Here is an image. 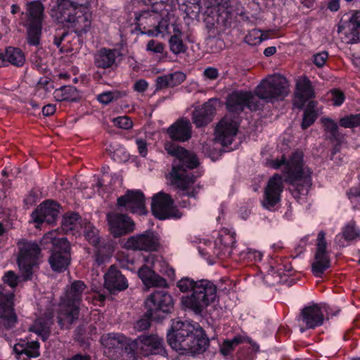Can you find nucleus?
<instances>
[{
	"label": "nucleus",
	"instance_id": "obj_15",
	"mask_svg": "<svg viewBox=\"0 0 360 360\" xmlns=\"http://www.w3.org/2000/svg\"><path fill=\"white\" fill-rule=\"evenodd\" d=\"M20 252L18 264L24 280H27L32 275V269L38 264L40 255L39 245L31 241H23L19 244Z\"/></svg>",
	"mask_w": 360,
	"mask_h": 360
},
{
	"label": "nucleus",
	"instance_id": "obj_53",
	"mask_svg": "<svg viewBox=\"0 0 360 360\" xmlns=\"http://www.w3.org/2000/svg\"><path fill=\"white\" fill-rule=\"evenodd\" d=\"M129 153L124 147L118 146L112 153V159L118 162H126L129 159Z\"/></svg>",
	"mask_w": 360,
	"mask_h": 360
},
{
	"label": "nucleus",
	"instance_id": "obj_1",
	"mask_svg": "<svg viewBox=\"0 0 360 360\" xmlns=\"http://www.w3.org/2000/svg\"><path fill=\"white\" fill-rule=\"evenodd\" d=\"M289 94V84L281 75H270L263 79L255 89V95L248 91H233L227 98L226 108L229 114L224 116L215 129V141L223 147L232 143L236 136L239 119L232 114H238L245 107L251 110L259 109V99L274 103L283 100Z\"/></svg>",
	"mask_w": 360,
	"mask_h": 360
},
{
	"label": "nucleus",
	"instance_id": "obj_50",
	"mask_svg": "<svg viewBox=\"0 0 360 360\" xmlns=\"http://www.w3.org/2000/svg\"><path fill=\"white\" fill-rule=\"evenodd\" d=\"M340 124L345 128H352L360 126V114L350 115L341 118Z\"/></svg>",
	"mask_w": 360,
	"mask_h": 360
},
{
	"label": "nucleus",
	"instance_id": "obj_59",
	"mask_svg": "<svg viewBox=\"0 0 360 360\" xmlns=\"http://www.w3.org/2000/svg\"><path fill=\"white\" fill-rule=\"evenodd\" d=\"M170 86L169 77L168 75L158 77L156 79V87L158 89H161Z\"/></svg>",
	"mask_w": 360,
	"mask_h": 360
},
{
	"label": "nucleus",
	"instance_id": "obj_37",
	"mask_svg": "<svg viewBox=\"0 0 360 360\" xmlns=\"http://www.w3.org/2000/svg\"><path fill=\"white\" fill-rule=\"evenodd\" d=\"M52 319L53 316L51 315L46 318H38L30 327V331L37 334L42 340H46L49 335Z\"/></svg>",
	"mask_w": 360,
	"mask_h": 360
},
{
	"label": "nucleus",
	"instance_id": "obj_56",
	"mask_svg": "<svg viewBox=\"0 0 360 360\" xmlns=\"http://www.w3.org/2000/svg\"><path fill=\"white\" fill-rule=\"evenodd\" d=\"M146 50L154 53H162L164 51V46L161 43L152 39L148 42Z\"/></svg>",
	"mask_w": 360,
	"mask_h": 360
},
{
	"label": "nucleus",
	"instance_id": "obj_61",
	"mask_svg": "<svg viewBox=\"0 0 360 360\" xmlns=\"http://www.w3.org/2000/svg\"><path fill=\"white\" fill-rule=\"evenodd\" d=\"M148 86V82L145 79H139L134 84V91L143 93L144 92Z\"/></svg>",
	"mask_w": 360,
	"mask_h": 360
},
{
	"label": "nucleus",
	"instance_id": "obj_62",
	"mask_svg": "<svg viewBox=\"0 0 360 360\" xmlns=\"http://www.w3.org/2000/svg\"><path fill=\"white\" fill-rule=\"evenodd\" d=\"M219 10L224 8L227 14H231L234 12V10L231 5L230 0H225L224 1L222 0L221 3L219 4Z\"/></svg>",
	"mask_w": 360,
	"mask_h": 360
},
{
	"label": "nucleus",
	"instance_id": "obj_19",
	"mask_svg": "<svg viewBox=\"0 0 360 360\" xmlns=\"http://www.w3.org/2000/svg\"><path fill=\"white\" fill-rule=\"evenodd\" d=\"M326 248V233L323 231H321L316 238V248L311 262V271L316 277H321L330 267V259Z\"/></svg>",
	"mask_w": 360,
	"mask_h": 360
},
{
	"label": "nucleus",
	"instance_id": "obj_63",
	"mask_svg": "<svg viewBox=\"0 0 360 360\" xmlns=\"http://www.w3.org/2000/svg\"><path fill=\"white\" fill-rule=\"evenodd\" d=\"M56 105L52 104H48L43 107L42 113L45 116H50L54 114L56 112Z\"/></svg>",
	"mask_w": 360,
	"mask_h": 360
},
{
	"label": "nucleus",
	"instance_id": "obj_13",
	"mask_svg": "<svg viewBox=\"0 0 360 360\" xmlns=\"http://www.w3.org/2000/svg\"><path fill=\"white\" fill-rule=\"evenodd\" d=\"M4 281L13 290L20 282V277L9 271L5 274ZM13 290H8L6 286L0 285V320L6 328L13 326L17 321L13 308Z\"/></svg>",
	"mask_w": 360,
	"mask_h": 360
},
{
	"label": "nucleus",
	"instance_id": "obj_55",
	"mask_svg": "<svg viewBox=\"0 0 360 360\" xmlns=\"http://www.w3.org/2000/svg\"><path fill=\"white\" fill-rule=\"evenodd\" d=\"M168 77H169L170 86H174L180 84L186 78V74L180 71L168 74Z\"/></svg>",
	"mask_w": 360,
	"mask_h": 360
},
{
	"label": "nucleus",
	"instance_id": "obj_49",
	"mask_svg": "<svg viewBox=\"0 0 360 360\" xmlns=\"http://www.w3.org/2000/svg\"><path fill=\"white\" fill-rule=\"evenodd\" d=\"M321 122L324 127L326 133L329 134L330 137L335 139L338 138V124L328 117H323Z\"/></svg>",
	"mask_w": 360,
	"mask_h": 360
},
{
	"label": "nucleus",
	"instance_id": "obj_45",
	"mask_svg": "<svg viewBox=\"0 0 360 360\" xmlns=\"http://www.w3.org/2000/svg\"><path fill=\"white\" fill-rule=\"evenodd\" d=\"M237 255H238L240 259H248L255 262L260 261L263 257V254L260 251L246 248L245 246L240 248Z\"/></svg>",
	"mask_w": 360,
	"mask_h": 360
},
{
	"label": "nucleus",
	"instance_id": "obj_21",
	"mask_svg": "<svg viewBox=\"0 0 360 360\" xmlns=\"http://www.w3.org/2000/svg\"><path fill=\"white\" fill-rule=\"evenodd\" d=\"M151 210L153 215L159 219H179L181 217V214L173 205L171 197L161 192L153 197Z\"/></svg>",
	"mask_w": 360,
	"mask_h": 360
},
{
	"label": "nucleus",
	"instance_id": "obj_34",
	"mask_svg": "<svg viewBox=\"0 0 360 360\" xmlns=\"http://www.w3.org/2000/svg\"><path fill=\"white\" fill-rule=\"evenodd\" d=\"M44 9V4L39 0L27 3L26 5L27 23L42 24Z\"/></svg>",
	"mask_w": 360,
	"mask_h": 360
},
{
	"label": "nucleus",
	"instance_id": "obj_20",
	"mask_svg": "<svg viewBox=\"0 0 360 360\" xmlns=\"http://www.w3.org/2000/svg\"><path fill=\"white\" fill-rule=\"evenodd\" d=\"M158 235L150 231L130 236L124 243V248L127 250L153 252L160 248Z\"/></svg>",
	"mask_w": 360,
	"mask_h": 360
},
{
	"label": "nucleus",
	"instance_id": "obj_51",
	"mask_svg": "<svg viewBox=\"0 0 360 360\" xmlns=\"http://www.w3.org/2000/svg\"><path fill=\"white\" fill-rule=\"evenodd\" d=\"M169 46L171 51L175 53H179L184 51L185 47L179 34H174L169 39Z\"/></svg>",
	"mask_w": 360,
	"mask_h": 360
},
{
	"label": "nucleus",
	"instance_id": "obj_36",
	"mask_svg": "<svg viewBox=\"0 0 360 360\" xmlns=\"http://www.w3.org/2000/svg\"><path fill=\"white\" fill-rule=\"evenodd\" d=\"M347 43H355L357 41L360 34V12L353 14L347 23L345 32Z\"/></svg>",
	"mask_w": 360,
	"mask_h": 360
},
{
	"label": "nucleus",
	"instance_id": "obj_30",
	"mask_svg": "<svg viewBox=\"0 0 360 360\" xmlns=\"http://www.w3.org/2000/svg\"><path fill=\"white\" fill-rule=\"evenodd\" d=\"M104 285L109 291L124 290L128 288L127 278L112 265L104 276Z\"/></svg>",
	"mask_w": 360,
	"mask_h": 360
},
{
	"label": "nucleus",
	"instance_id": "obj_23",
	"mask_svg": "<svg viewBox=\"0 0 360 360\" xmlns=\"http://www.w3.org/2000/svg\"><path fill=\"white\" fill-rule=\"evenodd\" d=\"M327 311L328 306L326 304H313L304 307L300 319L303 326L300 327L301 333L306 329H313L321 326Z\"/></svg>",
	"mask_w": 360,
	"mask_h": 360
},
{
	"label": "nucleus",
	"instance_id": "obj_11",
	"mask_svg": "<svg viewBox=\"0 0 360 360\" xmlns=\"http://www.w3.org/2000/svg\"><path fill=\"white\" fill-rule=\"evenodd\" d=\"M167 356L164 340L157 335H140L126 347L127 360H138L140 356Z\"/></svg>",
	"mask_w": 360,
	"mask_h": 360
},
{
	"label": "nucleus",
	"instance_id": "obj_38",
	"mask_svg": "<svg viewBox=\"0 0 360 360\" xmlns=\"http://www.w3.org/2000/svg\"><path fill=\"white\" fill-rule=\"evenodd\" d=\"M341 237L347 241H358L360 240V229L354 221H350L342 228V234L336 236L335 240L338 241ZM339 243L340 245H345L340 241Z\"/></svg>",
	"mask_w": 360,
	"mask_h": 360
},
{
	"label": "nucleus",
	"instance_id": "obj_31",
	"mask_svg": "<svg viewBox=\"0 0 360 360\" xmlns=\"http://www.w3.org/2000/svg\"><path fill=\"white\" fill-rule=\"evenodd\" d=\"M191 124L188 120L180 119L167 129L173 140L184 142L191 137Z\"/></svg>",
	"mask_w": 360,
	"mask_h": 360
},
{
	"label": "nucleus",
	"instance_id": "obj_47",
	"mask_svg": "<svg viewBox=\"0 0 360 360\" xmlns=\"http://www.w3.org/2000/svg\"><path fill=\"white\" fill-rule=\"evenodd\" d=\"M169 25L167 20H161L158 25L155 27V30H148L144 33L148 36H154V37H165V35L169 34Z\"/></svg>",
	"mask_w": 360,
	"mask_h": 360
},
{
	"label": "nucleus",
	"instance_id": "obj_5",
	"mask_svg": "<svg viewBox=\"0 0 360 360\" xmlns=\"http://www.w3.org/2000/svg\"><path fill=\"white\" fill-rule=\"evenodd\" d=\"M176 285L181 292H191L183 295L180 301L184 310L195 314H201L217 298L216 285L207 279L194 281L189 277H184Z\"/></svg>",
	"mask_w": 360,
	"mask_h": 360
},
{
	"label": "nucleus",
	"instance_id": "obj_10",
	"mask_svg": "<svg viewBox=\"0 0 360 360\" xmlns=\"http://www.w3.org/2000/svg\"><path fill=\"white\" fill-rule=\"evenodd\" d=\"M144 265L138 271V275L147 288L167 285V281L158 276L155 271L167 275L170 278L174 276V269L169 268L160 256L150 254L144 257Z\"/></svg>",
	"mask_w": 360,
	"mask_h": 360
},
{
	"label": "nucleus",
	"instance_id": "obj_54",
	"mask_svg": "<svg viewBox=\"0 0 360 360\" xmlns=\"http://www.w3.org/2000/svg\"><path fill=\"white\" fill-rule=\"evenodd\" d=\"M330 93V99L333 105L340 106L344 103L345 96L342 91L338 89H332Z\"/></svg>",
	"mask_w": 360,
	"mask_h": 360
},
{
	"label": "nucleus",
	"instance_id": "obj_42",
	"mask_svg": "<svg viewBox=\"0 0 360 360\" xmlns=\"http://www.w3.org/2000/svg\"><path fill=\"white\" fill-rule=\"evenodd\" d=\"M42 24L27 23V43L32 46L39 44Z\"/></svg>",
	"mask_w": 360,
	"mask_h": 360
},
{
	"label": "nucleus",
	"instance_id": "obj_7",
	"mask_svg": "<svg viewBox=\"0 0 360 360\" xmlns=\"http://www.w3.org/2000/svg\"><path fill=\"white\" fill-rule=\"evenodd\" d=\"M236 233L232 229H220L213 242L203 239L198 246L199 253L210 264L214 263L215 258L225 259L232 255H237L240 248L234 246Z\"/></svg>",
	"mask_w": 360,
	"mask_h": 360
},
{
	"label": "nucleus",
	"instance_id": "obj_6",
	"mask_svg": "<svg viewBox=\"0 0 360 360\" xmlns=\"http://www.w3.org/2000/svg\"><path fill=\"white\" fill-rule=\"evenodd\" d=\"M50 15L58 22L72 28L79 36L87 33L91 26L92 12L87 1L57 0V6L51 9Z\"/></svg>",
	"mask_w": 360,
	"mask_h": 360
},
{
	"label": "nucleus",
	"instance_id": "obj_64",
	"mask_svg": "<svg viewBox=\"0 0 360 360\" xmlns=\"http://www.w3.org/2000/svg\"><path fill=\"white\" fill-rule=\"evenodd\" d=\"M328 8L333 12L338 11L340 8V0H330L328 4Z\"/></svg>",
	"mask_w": 360,
	"mask_h": 360
},
{
	"label": "nucleus",
	"instance_id": "obj_16",
	"mask_svg": "<svg viewBox=\"0 0 360 360\" xmlns=\"http://www.w3.org/2000/svg\"><path fill=\"white\" fill-rule=\"evenodd\" d=\"M84 236L86 240L95 247L94 259L98 265L108 262L113 252V247L110 243H101L98 230L86 221L83 227Z\"/></svg>",
	"mask_w": 360,
	"mask_h": 360
},
{
	"label": "nucleus",
	"instance_id": "obj_2",
	"mask_svg": "<svg viewBox=\"0 0 360 360\" xmlns=\"http://www.w3.org/2000/svg\"><path fill=\"white\" fill-rule=\"evenodd\" d=\"M165 149L174 158L167 179L179 189L180 195L195 200L200 190V186L195 184L196 176L191 172L199 165L196 155L172 142H167Z\"/></svg>",
	"mask_w": 360,
	"mask_h": 360
},
{
	"label": "nucleus",
	"instance_id": "obj_3",
	"mask_svg": "<svg viewBox=\"0 0 360 360\" xmlns=\"http://www.w3.org/2000/svg\"><path fill=\"white\" fill-rule=\"evenodd\" d=\"M170 347L180 354L196 355L207 349L209 340L197 323L174 320L167 333Z\"/></svg>",
	"mask_w": 360,
	"mask_h": 360
},
{
	"label": "nucleus",
	"instance_id": "obj_40",
	"mask_svg": "<svg viewBox=\"0 0 360 360\" xmlns=\"http://www.w3.org/2000/svg\"><path fill=\"white\" fill-rule=\"evenodd\" d=\"M53 97L57 101H74L78 98V93L74 86H63L54 91Z\"/></svg>",
	"mask_w": 360,
	"mask_h": 360
},
{
	"label": "nucleus",
	"instance_id": "obj_4",
	"mask_svg": "<svg viewBox=\"0 0 360 360\" xmlns=\"http://www.w3.org/2000/svg\"><path fill=\"white\" fill-rule=\"evenodd\" d=\"M269 165L275 169H282L285 181L295 187L293 195L299 200L305 198L311 186V171L304 164L302 150H295L287 159L285 155L272 160Z\"/></svg>",
	"mask_w": 360,
	"mask_h": 360
},
{
	"label": "nucleus",
	"instance_id": "obj_17",
	"mask_svg": "<svg viewBox=\"0 0 360 360\" xmlns=\"http://www.w3.org/2000/svg\"><path fill=\"white\" fill-rule=\"evenodd\" d=\"M284 183L278 174L271 176L264 188L261 205L265 210L274 211L280 205L281 194L283 191Z\"/></svg>",
	"mask_w": 360,
	"mask_h": 360
},
{
	"label": "nucleus",
	"instance_id": "obj_33",
	"mask_svg": "<svg viewBox=\"0 0 360 360\" xmlns=\"http://www.w3.org/2000/svg\"><path fill=\"white\" fill-rule=\"evenodd\" d=\"M120 56V51L117 49L101 48L94 56V63L99 68H110L115 65Z\"/></svg>",
	"mask_w": 360,
	"mask_h": 360
},
{
	"label": "nucleus",
	"instance_id": "obj_29",
	"mask_svg": "<svg viewBox=\"0 0 360 360\" xmlns=\"http://www.w3.org/2000/svg\"><path fill=\"white\" fill-rule=\"evenodd\" d=\"M217 100H210L200 107L195 109L192 120L196 127H200L210 122L216 112L215 103Z\"/></svg>",
	"mask_w": 360,
	"mask_h": 360
},
{
	"label": "nucleus",
	"instance_id": "obj_32",
	"mask_svg": "<svg viewBox=\"0 0 360 360\" xmlns=\"http://www.w3.org/2000/svg\"><path fill=\"white\" fill-rule=\"evenodd\" d=\"M77 213H68L63 216L62 220V229L67 234H72L76 237L82 235V231L86 223Z\"/></svg>",
	"mask_w": 360,
	"mask_h": 360
},
{
	"label": "nucleus",
	"instance_id": "obj_46",
	"mask_svg": "<svg viewBox=\"0 0 360 360\" xmlns=\"http://www.w3.org/2000/svg\"><path fill=\"white\" fill-rule=\"evenodd\" d=\"M122 96V93L118 91H104L97 95V101L103 105H108L118 100Z\"/></svg>",
	"mask_w": 360,
	"mask_h": 360
},
{
	"label": "nucleus",
	"instance_id": "obj_22",
	"mask_svg": "<svg viewBox=\"0 0 360 360\" xmlns=\"http://www.w3.org/2000/svg\"><path fill=\"white\" fill-rule=\"evenodd\" d=\"M150 316L153 319H159L156 315L159 312L167 314L173 308L172 296L165 290H157L153 292L145 301Z\"/></svg>",
	"mask_w": 360,
	"mask_h": 360
},
{
	"label": "nucleus",
	"instance_id": "obj_9",
	"mask_svg": "<svg viewBox=\"0 0 360 360\" xmlns=\"http://www.w3.org/2000/svg\"><path fill=\"white\" fill-rule=\"evenodd\" d=\"M86 286L83 281L72 282L63 296L59 304L58 323L61 328H68L78 318L79 304Z\"/></svg>",
	"mask_w": 360,
	"mask_h": 360
},
{
	"label": "nucleus",
	"instance_id": "obj_8",
	"mask_svg": "<svg viewBox=\"0 0 360 360\" xmlns=\"http://www.w3.org/2000/svg\"><path fill=\"white\" fill-rule=\"evenodd\" d=\"M236 233L232 229H220L213 242L203 239L198 246L199 253L210 264L214 263L215 258L225 259L232 255H237L240 248L234 246Z\"/></svg>",
	"mask_w": 360,
	"mask_h": 360
},
{
	"label": "nucleus",
	"instance_id": "obj_24",
	"mask_svg": "<svg viewBox=\"0 0 360 360\" xmlns=\"http://www.w3.org/2000/svg\"><path fill=\"white\" fill-rule=\"evenodd\" d=\"M117 205L133 214L143 215L146 213L144 195L138 190L127 191L125 195L117 198Z\"/></svg>",
	"mask_w": 360,
	"mask_h": 360
},
{
	"label": "nucleus",
	"instance_id": "obj_52",
	"mask_svg": "<svg viewBox=\"0 0 360 360\" xmlns=\"http://www.w3.org/2000/svg\"><path fill=\"white\" fill-rule=\"evenodd\" d=\"M112 122L115 126L123 129H129L133 127L131 120L127 116H120L114 118Z\"/></svg>",
	"mask_w": 360,
	"mask_h": 360
},
{
	"label": "nucleus",
	"instance_id": "obj_48",
	"mask_svg": "<svg viewBox=\"0 0 360 360\" xmlns=\"http://www.w3.org/2000/svg\"><path fill=\"white\" fill-rule=\"evenodd\" d=\"M347 195L354 209H360V184L351 187Z\"/></svg>",
	"mask_w": 360,
	"mask_h": 360
},
{
	"label": "nucleus",
	"instance_id": "obj_26",
	"mask_svg": "<svg viewBox=\"0 0 360 360\" xmlns=\"http://www.w3.org/2000/svg\"><path fill=\"white\" fill-rule=\"evenodd\" d=\"M107 219L110 232L115 237L126 234L134 229V223L125 214L109 213L107 215Z\"/></svg>",
	"mask_w": 360,
	"mask_h": 360
},
{
	"label": "nucleus",
	"instance_id": "obj_44",
	"mask_svg": "<svg viewBox=\"0 0 360 360\" xmlns=\"http://www.w3.org/2000/svg\"><path fill=\"white\" fill-rule=\"evenodd\" d=\"M316 103L310 101L308 103L307 108L304 112L303 120L302 122V128L305 129L311 126L317 117V112L315 110Z\"/></svg>",
	"mask_w": 360,
	"mask_h": 360
},
{
	"label": "nucleus",
	"instance_id": "obj_43",
	"mask_svg": "<svg viewBox=\"0 0 360 360\" xmlns=\"http://www.w3.org/2000/svg\"><path fill=\"white\" fill-rule=\"evenodd\" d=\"M269 38L268 32H262L258 29H253L248 32L245 40L247 44L251 46H257Z\"/></svg>",
	"mask_w": 360,
	"mask_h": 360
},
{
	"label": "nucleus",
	"instance_id": "obj_41",
	"mask_svg": "<svg viewBox=\"0 0 360 360\" xmlns=\"http://www.w3.org/2000/svg\"><path fill=\"white\" fill-rule=\"evenodd\" d=\"M136 22L139 26L146 28V25L152 26L159 20V15L157 12L152 11H143L136 15Z\"/></svg>",
	"mask_w": 360,
	"mask_h": 360
},
{
	"label": "nucleus",
	"instance_id": "obj_39",
	"mask_svg": "<svg viewBox=\"0 0 360 360\" xmlns=\"http://www.w3.org/2000/svg\"><path fill=\"white\" fill-rule=\"evenodd\" d=\"M3 60L8 62L11 65L21 67L25 62L24 53L19 48L9 46L6 49L4 53Z\"/></svg>",
	"mask_w": 360,
	"mask_h": 360
},
{
	"label": "nucleus",
	"instance_id": "obj_58",
	"mask_svg": "<svg viewBox=\"0 0 360 360\" xmlns=\"http://www.w3.org/2000/svg\"><path fill=\"white\" fill-rule=\"evenodd\" d=\"M219 71L217 68L209 67L205 69L202 73V77L205 80H215L219 77Z\"/></svg>",
	"mask_w": 360,
	"mask_h": 360
},
{
	"label": "nucleus",
	"instance_id": "obj_57",
	"mask_svg": "<svg viewBox=\"0 0 360 360\" xmlns=\"http://www.w3.org/2000/svg\"><path fill=\"white\" fill-rule=\"evenodd\" d=\"M328 57V53L326 51H321L317 53L313 56L314 63L319 68L323 67Z\"/></svg>",
	"mask_w": 360,
	"mask_h": 360
},
{
	"label": "nucleus",
	"instance_id": "obj_35",
	"mask_svg": "<svg viewBox=\"0 0 360 360\" xmlns=\"http://www.w3.org/2000/svg\"><path fill=\"white\" fill-rule=\"evenodd\" d=\"M101 343L108 349H122L124 347L126 349L130 342H128L127 338L122 334L108 333L101 337Z\"/></svg>",
	"mask_w": 360,
	"mask_h": 360
},
{
	"label": "nucleus",
	"instance_id": "obj_27",
	"mask_svg": "<svg viewBox=\"0 0 360 360\" xmlns=\"http://www.w3.org/2000/svg\"><path fill=\"white\" fill-rule=\"evenodd\" d=\"M314 89L310 80L306 77L298 78L296 82L294 106L297 108H302L306 102L314 96Z\"/></svg>",
	"mask_w": 360,
	"mask_h": 360
},
{
	"label": "nucleus",
	"instance_id": "obj_14",
	"mask_svg": "<svg viewBox=\"0 0 360 360\" xmlns=\"http://www.w3.org/2000/svg\"><path fill=\"white\" fill-rule=\"evenodd\" d=\"M290 266L279 263L278 259L271 257L267 263H263L259 266L256 281L267 285H274L285 281V277L290 275Z\"/></svg>",
	"mask_w": 360,
	"mask_h": 360
},
{
	"label": "nucleus",
	"instance_id": "obj_12",
	"mask_svg": "<svg viewBox=\"0 0 360 360\" xmlns=\"http://www.w3.org/2000/svg\"><path fill=\"white\" fill-rule=\"evenodd\" d=\"M51 243L53 250L49 257V264L54 271L62 272L66 270L70 263V245L65 238L58 237V231L53 230L44 235L41 240L43 245Z\"/></svg>",
	"mask_w": 360,
	"mask_h": 360
},
{
	"label": "nucleus",
	"instance_id": "obj_60",
	"mask_svg": "<svg viewBox=\"0 0 360 360\" xmlns=\"http://www.w3.org/2000/svg\"><path fill=\"white\" fill-rule=\"evenodd\" d=\"M136 144L137 146L139 154L142 157H146L148 153V147L146 141L141 139H136Z\"/></svg>",
	"mask_w": 360,
	"mask_h": 360
},
{
	"label": "nucleus",
	"instance_id": "obj_25",
	"mask_svg": "<svg viewBox=\"0 0 360 360\" xmlns=\"http://www.w3.org/2000/svg\"><path fill=\"white\" fill-rule=\"evenodd\" d=\"M59 205L53 200H46L32 213L33 221L37 224L43 222L53 224L56 221L59 214Z\"/></svg>",
	"mask_w": 360,
	"mask_h": 360
},
{
	"label": "nucleus",
	"instance_id": "obj_28",
	"mask_svg": "<svg viewBox=\"0 0 360 360\" xmlns=\"http://www.w3.org/2000/svg\"><path fill=\"white\" fill-rule=\"evenodd\" d=\"M13 352L18 359L37 358L40 355L39 343L28 338L20 339L13 346Z\"/></svg>",
	"mask_w": 360,
	"mask_h": 360
},
{
	"label": "nucleus",
	"instance_id": "obj_18",
	"mask_svg": "<svg viewBox=\"0 0 360 360\" xmlns=\"http://www.w3.org/2000/svg\"><path fill=\"white\" fill-rule=\"evenodd\" d=\"M236 349H248V356H244L242 351L237 354L238 360H253L252 353L259 349V346L246 336L238 335L231 340H226L220 346V352L224 356L230 355Z\"/></svg>",
	"mask_w": 360,
	"mask_h": 360
}]
</instances>
